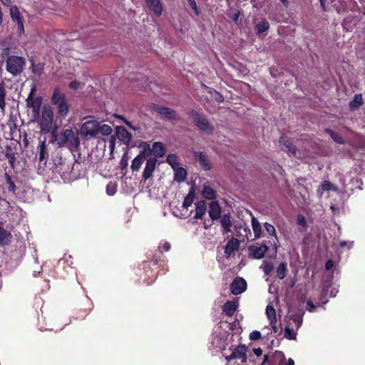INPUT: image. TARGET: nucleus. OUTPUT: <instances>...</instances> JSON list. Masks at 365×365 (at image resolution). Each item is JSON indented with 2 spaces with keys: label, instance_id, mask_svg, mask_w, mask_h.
Instances as JSON below:
<instances>
[{
  "label": "nucleus",
  "instance_id": "obj_1",
  "mask_svg": "<svg viewBox=\"0 0 365 365\" xmlns=\"http://www.w3.org/2000/svg\"><path fill=\"white\" fill-rule=\"evenodd\" d=\"M25 66L26 59L24 57L11 56L6 59V69L14 76L21 74L24 71Z\"/></svg>",
  "mask_w": 365,
  "mask_h": 365
},
{
  "label": "nucleus",
  "instance_id": "obj_2",
  "mask_svg": "<svg viewBox=\"0 0 365 365\" xmlns=\"http://www.w3.org/2000/svg\"><path fill=\"white\" fill-rule=\"evenodd\" d=\"M62 144L69 148L71 152H78L80 140L72 129H66L59 136Z\"/></svg>",
  "mask_w": 365,
  "mask_h": 365
},
{
  "label": "nucleus",
  "instance_id": "obj_3",
  "mask_svg": "<svg viewBox=\"0 0 365 365\" xmlns=\"http://www.w3.org/2000/svg\"><path fill=\"white\" fill-rule=\"evenodd\" d=\"M79 134L86 139L95 138L98 134V121L94 119L87 120L81 125Z\"/></svg>",
  "mask_w": 365,
  "mask_h": 365
},
{
  "label": "nucleus",
  "instance_id": "obj_4",
  "mask_svg": "<svg viewBox=\"0 0 365 365\" xmlns=\"http://www.w3.org/2000/svg\"><path fill=\"white\" fill-rule=\"evenodd\" d=\"M53 120V115L51 108L44 106L39 123L41 132L44 134L48 133L52 128Z\"/></svg>",
  "mask_w": 365,
  "mask_h": 365
},
{
  "label": "nucleus",
  "instance_id": "obj_5",
  "mask_svg": "<svg viewBox=\"0 0 365 365\" xmlns=\"http://www.w3.org/2000/svg\"><path fill=\"white\" fill-rule=\"evenodd\" d=\"M56 161H38L37 173L43 177L53 178L56 175Z\"/></svg>",
  "mask_w": 365,
  "mask_h": 365
},
{
  "label": "nucleus",
  "instance_id": "obj_6",
  "mask_svg": "<svg viewBox=\"0 0 365 365\" xmlns=\"http://www.w3.org/2000/svg\"><path fill=\"white\" fill-rule=\"evenodd\" d=\"M52 102L57 106L58 113L61 117L64 118L68 111V105L64 95L56 90L52 96Z\"/></svg>",
  "mask_w": 365,
  "mask_h": 365
},
{
  "label": "nucleus",
  "instance_id": "obj_7",
  "mask_svg": "<svg viewBox=\"0 0 365 365\" xmlns=\"http://www.w3.org/2000/svg\"><path fill=\"white\" fill-rule=\"evenodd\" d=\"M191 116L195 125L202 131L207 134L213 133V126L208 122V120L197 112L192 111Z\"/></svg>",
  "mask_w": 365,
  "mask_h": 365
},
{
  "label": "nucleus",
  "instance_id": "obj_8",
  "mask_svg": "<svg viewBox=\"0 0 365 365\" xmlns=\"http://www.w3.org/2000/svg\"><path fill=\"white\" fill-rule=\"evenodd\" d=\"M285 356L281 351H275L272 355L265 354L261 365H284Z\"/></svg>",
  "mask_w": 365,
  "mask_h": 365
},
{
  "label": "nucleus",
  "instance_id": "obj_9",
  "mask_svg": "<svg viewBox=\"0 0 365 365\" xmlns=\"http://www.w3.org/2000/svg\"><path fill=\"white\" fill-rule=\"evenodd\" d=\"M268 250L269 247L266 242H263L261 245H252L248 247L249 256L256 259L263 258Z\"/></svg>",
  "mask_w": 365,
  "mask_h": 365
},
{
  "label": "nucleus",
  "instance_id": "obj_10",
  "mask_svg": "<svg viewBox=\"0 0 365 365\" xmlns=\"http://www.w3.org/2000/svg\"><path fill=\"white\" fill-rule=\"evenodd\" d=\"M86 167L83 161H71L70 181L80 178L85 173Z\"/></svg>",
  "mask_w": 365,
  "mask_h": 365
},
{
  "label": "nucleus",
  "instance_id": "obj_11",
  "mask_svg": "<svg viewBox=\"0 0 365 365\" xmlns=\"http://www.w3.org/2000/svg\"><path fill=\"white\" fill-rule=\"evenodd\" d=\"M247 347L245 344H240L233 349L231 354L225 357L227 361H230L233 359H240L242 363H245L247 361Z\"/></svg>",
  "mask_w": 365,
  "mask_h": 365
},
{
  "label": "nucleus",
  "instance_id": "obj_12",
  "mask_svg": "<svg viewBox=\"0 0 365 365\" xmlns=\"http://www.w3.org/2000/svg\"><path fill=\"white\" fill-rule=\"evenodd\" d=\"M34 88H33L26 99L27 106L32 108L34 115H38L40 108L42 103V99L41 97H33Z\"/></svg>",
  "mask_w": 365,
  "mask_h": 365
},
{
  "label": "nucleus",
  "instance_id": "obj_13",
  "mask_svg": "<svg viewBox=\"0 0 365 365\" xmlns=\"http://www.w3.org/2000/svg\"><path fill=\"white\" fill-rule=\"evenodd\" d=\"M247 289V282L242 277H236L230 284L232 294L238 295L243 293Z\"/></svg>",
  "mask_w": 365,
  "mask_h": 365
},
{
  "label": "nucleus",
  "instance_id": "obj_14",
  "mask_svg": "<svg viewBox=\"0 0 365 365\" xmlns=\"http://www.w3.org/2000/svg\"><path fill=\"white\" fill-rule=\"evenodd\" d=\"M71 161H58L56 174L63 180L70 181V170Z\"/></svg>",
  "mask_w": 365,
  "mask_h": 365
},
{
  "label": "nucleus",
  "instance_id": "obj_15",
  "mask_svg": "<svg viewBox=\"0 0 365 365\" xmlns=\"http://www.w3.org/2000/svg\"><path fill=\"white\" fill-rule=\"evenodd\" d=\"M173 168L175 172L174 180L178 182H184L187 177V171L182 167L178 166V161H166Z\"/></svg>",
  "mask_w": 365,
  "mask_h": 365
},
{
  "label": "nucleus",
  "instance_id": "obj_16",
  "mask_svg": "<svg viewBox=\"0 0 365 365\" xmlns=\"http://www.w3.org/2000/svg\"><path fill=\"white\" fill-rule=\"evenodd\" d=\"M208 214L212 221L222 217V209L217 201H212L209 205Z\"/></svg>",
  "mask_w": 365,
  "mask_h": 365
},
{
  "label": "nucleus",
  "instance_id": "obj_17",
  "mask_svg": "<svg viewBox=\"0 0 365 365\" xmlns=\"http://www.w3.org/2000/svg\"><path fill=\"white\" fill-rule=\"evenodd\" d=\"M329 190L336 192L338 190V187L329 181H327V180L323 181L317 189V196L319 198H321V197H322L323 194L325 191H329Z\"/></svg>",
  "mask_w": 365,
  "mask_h": 365
},
{
  "label": "nucleus",
  "instance_id": "obj_18",
  "mask_svg": "<svg viewBox=\"0 0 365 365\" xmlns=\"http://www.w3.org/2000/svg\"><path fill=\"white\" fill-rule=\"evenodd\" d=\"M116 136L126 145L129 144L132 138L131 134L123 126L116 127Z\"/></svg>",
  "mask_w": 365,
  "mask_h": 365
},
{
  "label": "nucleus",
  "instance_id": "obj_19",
  "mask_svg": "<svg viewBox=\"0 0 365 365\" xmlns=\"http://www.w3.org/2000/svg\"><path fill=\"white\" fill-rule=\"evenodd\" d=\"M220 222L222 226V234L226 235L231 232V227L232 226V223L231 221V216L230 214H224L220 218Z\"/></svg>",
  "mask_w": 365,
  "mask_h": 365
},
{
  "label": "nucleus",
  "instance_id": "obj_20",
  "mask_svg": "<svg viewBox=\"0 0 365 365\" xmlns=\"http://www.w3.org/2000/svg\"><path fill=\"white\" fill-rule=\"evenodd\" d=\"M240 241L237 238L232 237L225 245V253L227 256H230L234 252L238 250Z\"/></svg>",
  "mask_w": 365,
  "mask_h": 365
},
{
  "label": "nucleus",
  "instance_id": "obj_21",
  "mask_svg": "<svg viewBox=\"0 0 365 365\" xmlns=\"http://www.w3.org/2000/svg\"><path fill=\"white\" fill-rule=\"evenodd\" d=\"M156 110L159 114L165 117L168 119L176 120L178 118V116L176 112L171 108H169L167 107H163V106H160V107H157Z\"/></svg>",
  "mask_w": 365,
  "mask_h": 365
},
{
  "label": "nucleus",
  "instance_id": "obj_22",
  "mask_svg": "<svg viewBox=\"0 0 365 365\" xmlns=\"http://www.w3.org/2000/svg\"><path fill=\"white\" fill-rule=\"evenodd\" d=\"M147 7L155 15L160 16L163 11V7L160 0H145Z\"/></svg>",
  "mask_w": 365,
  "mask_h": 365
},
{
  "label": "nucleus",
  "instance_id": "obj_23",
  "mask_svg": "<svg viewBox=\"0 0 365 365\" xmlns=\"http://www.w3.org/2000/svg\"><path fill=\"white\" fill-rule=\"evenodd\" d=\"M146 165L143 173V180L144 181L148 180L153 176L155 170L157 161H146Z\"/></svg>",
  "mask_w": 365,
  "mask_h": 365
},
{
  "label": "nucleus",
  "instance_id": "obj_24",
  "mask_svg": "<svg viewBox=\"0 0 365 365\" xmlns=\"http://www.w3.org/2000/svg\"><path fill=\"white\" fill-rule=\"evenodd\" d=\"M207 210V204L202 200L197 202L195 207V219H202Z\"/></svg>",
  "mask_w": 365,
  "mask_h": 365
},
{
  "label": "nucleus",
  "instance_id": "obj_25",
  "mask_svg": "<svg viewBox=\"0 0 365 365\" xmlns=\"http://www.w3.org/2000/svg\"><path fill=\"white\" fill-rule=\"evenodd\" d=\"M237 305L234 301H227L222 306V311L227 317H232L234 315L237 310Z\"/></svg>",
  "mask_w": 365,
  "mask_h": 365
},
{
  "label": "nucleus",
  "instance_id": "obj_26",
  "mask_svg": "<svg viewBox=\"0 0 365 365\" xmlns=\"http://www.w3.org/2000/svg\"><path fill=\"white\" fill-rule=\"evenodd\" d=\"M152 153L156 158H162L165 153V148L161 142H155L152 146Z\"/></svg>",
  "mask_w": 365,
  "mask_h": 365
},
{
  "label": "nucleus",
  "instance_id": "obj_27",
  "mask_svg": "<svg viewBox=\"0 0 365 365\" xmlns=\"http://www.w3.org/2000/svg\"><path fill=\"white\" fill-rule=\"evenodd\" d=\"M350 172L359 175H365V161H356Z\"/></svg>",
  "mask_w": 365,
  "mask_h": 365
},
{
  "label": "nucleus",
  "instance_id": "obj_28",
  "mask_svg": "<svg viewBox=\"0 0 365 365\" xmlns=\"http://www.w3.org/2000/svg\"><path fill=\"white\" fill-rule=\"evenodd\" d=\"M12 237L11 234L0 226V245H8Z\"/></svg>",
  "mask_w": 365,
  "mask_h": 365
},
{
  "label": "nucleus",
  "instance_id": "obj_29",
  "mask_svg": "<svg viewBox=\"0 0 365 365\" xmlns=\"http://www.w3.org/2000/svg\"><path fill=\"white\" fill-rule=\"evenodd\" d=\"M251 223L255 237L257 239L259 238L262 234L261 224L257 219L254 217L252 218Z\"/></svg>",
  "mask_w": 365,
  "mask_h": 365
},
{
  "label": "nucleus",
  "instance_id": "obj_30",
  "mask_svg": "<svg viewBox=\"0 0 365 365\" xmlns=\"http://www.w3.org/2000/svg\"><path fill=\"white\" fill-rule=\"evenodd\" d=\"M202 195L207 200H214L216 198V191L210 185H204Z\"/></svg>",
  "mask_w": 365,
  "mask_h": 365
},
{
  "label": "nucleus",
  "instance_id": "obj_31",
  "mask_svg": "<svg viewBox=\"0 0 365 365\" xmlns=\"http://www.w3.org/2000/svg\"><path fill=\"white\" fill-rule=\"evenodd\" d=\"M141 150L140 152V154L135 157L133 160H140V157L142 155L144 158L148 157L152 153V148L150 147V145L147 143H143L141 144Z\"/></svg>",
  "mask_w": 365,
  "mask_h": 365
},
{
  "label": "nucleus",
  "instance_id": "obj_32",
  "mask_svg": "<svg viewBox=\"0 0 365 365\" xmlns=\"http://www.w3.org/2000/svg\"><path fill=\"white\" fill-rule=\"evenodd\" d=\"M6 84L4 81L0 83V108L4 110L6 107Z\"/></svg>",
  "mask_w": 365,
  "mask_h": 365
},
{
  "label": "nucleus",
  "instance_id": "obj_33",
  "mask_svg": "<svg viewBox=\"0 0 365 365\" xmlns=\"http://www.w3.org/2000/svg\"><path fill=\"white\" fill-rule=\"evenodd\" d=\"M287 264L286 262H282L279 263L277 269V277L279 279H283L287 274Z\"/></svg>",
  "mask_w": 365,
  "mask_h": 365
},
{
  "label": "nucleus",
  "instance_id": "obj_34",
  "mask_svg": "<svg viewBox=\"0 0 365 365\" xmlns=\"http://www.w3.org/2000/svg\"><path fill=\"white\" fill-rule=\"evenodd\" d=\"M38 152L39 153V160H44L48 157L46 140L40 142L39 145L38 146Z\"/></svg>",
  "mask_w": 365,
  "mask_h": 365
},
{
  "label": "nucleus",
  "instance_id": "obj_35",
  "mask_svg": "<svg viewBox=\"0 0 365 365\" xmlns=\"http://www.w3.org/2000/svg\"><path fill=\"white\" fill-rule=\"evenodd\" d=\"M195 197V192L193 188H191L187 195V196L185 197L184 201L182 202V207L184 208H187L189 206L192 205V203L194 201V199Z\"/></svg>",
  "mask_w": 365,
  "mask_h": 365
},
{
  "label": "nucleus",
  "instance_id": "obj_36",
  "mask_svg": "<svg viewBox=\"0 0 365 365\" xmlns=\"http://www.w3.org/2000/svg\"><path fill=\"white\" fill-rule=\"evenodd\" d=\"M325 133H328L331 138L337 144H344V140L342 136L331 129H326Z\"/></svg>",
  "mask_w": 365,
  "mask_h": 365
},
{
  "label": "nucleus",
  "instance_id": "obj_37",
  "mask_svg": "<svg viewBox=\"0 0 365 365\" xmlns=\"http://www.w3.org/2000/svg\"><path fill=\"white\" fill-rule=\"evenodd\" d=\"M289 319L292 321L297 329H298L302 324V314L299 313L291 314L289 317Z\"/></svg>",
  "mask_w": 365,
  "mask_h": 365
},
{
  "label": "nucleus",
  "instance_id": "obj_38",
  "mask_svg": "<svg viewBox=\"0 0 365 365\" xmlns=\"http://www.w3.org/2000/svg\"><path fill=\"white\" fill-rule=\"evenodd\" d=\"M10 15L13 21L19 22L23 21L19 8L16 6H13L10 9Z\"/></svg>",
  "mask_w": 365,
  "mask_h": 365
},
{
  "label": "nucleus",
  "instance_id": "obj_39",
  "mask_svg": "<svg viewBox=\"0 0 365 365\" xmlns=\"http://www.w3.org/2000/svg\"><path fill=\"white\" fill-rule=\"evenodd\" d=\"M266 314L269 322L272 321L274 322L277 321L276 317V311L274 307L267 305L266 307Z\"/></svg>",
  "mask_w": 365,
  "mask_h": 365
},
{
  "label": "nucleus",
  "instance_id": "obj_40",
  "mask_svg": "<svg viewBox=\"0 0 365 365\" xmlns=\"http://www.w3.org/2000/svg\"><path fill=\"white\" fill-rule=\"evenodd\" d=\"M362 104V97L361 94H356L352 101L349 102V107L355 109Z\"/></svg>",
  "mask_w": 365,
  "mask_h": 365
},
{
  "label": "nucleus",
  "instance_id": "obj_41",
  "mask_svg": "<svg viewBox=\"0 0 365 365\" xmlns=\"http://www.w3.org/2000/svg\"><path fill=\"white\" fill-rule=\"evenodd\" d=\"M112 130V128L110 125L107 124L101 125L98 122V133H101L103 135L108 136L111 134Z\"/></svg>",
  "mask_w": 365,
  "mask_h": 365
},
{
  "label": "nucleus",
  "instance_id": "obj_42",
  "mask_svg": "<svg viewBox=\"0 0 365 365\" xmlns=\"http://www.w3.org/2000/svg\"><path fill=\"white\" fill-rule=\"evenodd\" d=\"M280 143H282V149H284L285 151L292 154L295 153V149L292 147V143L289 140L281 138Z\"/></svg>",
  "mask_w": 365,
  "mask_h": 365
},
{
  "label": "nucleus",
  "instance_id": "obj_43",
  "mask_svg": "<svg viewBox=\"0 0 365 365\" xmlns=\"http://www.w3.org/2000/svg\"><path fill=\"white\" fill-rule=\"evenodd\" d=\"M4 178L6 179V184L7 185L8 191L15 193L16 187L14 182H13V180H11V176L9 175H8L7 173H6L4 175Z\"/></svg>",
  "mask_w": 365,
  "mask_h": 365
},
{
  "label": "nucleus",
  "instance_id": "obj_44",
  "mask_svg": "<svg viewBox=\"0 0 365 365\" xmlns=\"http://www.w3.org/2000/svg\"><path fill=\"white\" fill-rule=\"evenodd\" d=\"M117 187L118 184L116 182H109L106 185V193L110 196L114 195L117 192Z\"/></svg>",
  "mask_w": 365,
  "mask_h": 365
},
{
  "label": "nucleus",
  "instance_id": "obj_45",
  "mask_svg": "<svg viewBox=\"0 0 365 365\" xmlns=\"http://www.w3.org/2000/svg\"><path fill=\"white\" fill-rule=\"evenodd\" d=\"M264 226L268 235L274 237L276 240L278 242L275 227L269 222H265L264 224Z\"/></svg>",
  "mask_w": 365,
  "mask_h": 365
},
{
  "label": "nucleus",
  "instance_id": "obj_46",
  "mask_svg": "<svg viewBox=\"0 0 365 365\" xmlns=\"http://www.w3.org/2000/svg\"><path fill=\"white\" fill-rule=\"evenodd\" d=\"M284 337L289 340H294L297 337V333L293 329L286 327L284 328Z\"/></svg>",
  "mask_w": 365,
  "mask_h": 365
},
{
  "label": "nucleus",
  "instance_id": "obj_47",
  "mask_svg": "<svg viewBox=\"0 0 365 365\" xmlns=\"http://www.w3.org/2000/svg\"><path fill=\"white\" fill-rule=\"evenodd\" d=\"M185 158H199V160H205L207 158V155L203 152H195V151H190L189 154L184 156Z\"/></svg>",
  "mask_w": 365,
  "mask_h": 365
},
{
  "label": "nucleus",
  "instance_id": "obj_48",
  "mask_svg": "<svg viewBox=\"0 0 365 365\" xmlns=\"http://www.w3.org/2000/svg\"><path fill=\"white\" fill-rule=\"evenodd\" d=\"M265 275H270L274 269L273 264L271 262H264L262 266Z\"/></svg>",
  "mask_w": 365,
  "mask_h": 365
},
{
  "label": "nucleus",
  "instance_id": "obj_49",
  "mask_svg": "<svg viewBox=\"0 0 365 365\" xmlns=\"http://www.w3.org/2000/svg\"><path fill=\"white\" fill-rule=\"evenodd\" d=\"M257 27L259 33H263L268 30L269 24L266 21H262L257 24Z\"/></svg>",
  "mask_w": 365,
  "mask_h": 365
},
{
  "label": "nucleus",
  "instance_id": "obj_50",
  "mask_svg": "<svg viewBox=\"0 0 365 365\" xmlns=\"http://www.w3.org/2000/svg\"><path fill=\"white\" fill-rule=\"evenodd\" d=\"M262 338L260 331L255 330L250 334V339L252 341H257Z\"/></svg>",
  "mask_w": 365,
  "mask_h": 365
},
{
  "label": "nucleus",
  "instance_id": "obj_51",
  "mask_svg": "<svg viewBox=\"0 0 365 365\" xmlns=\"http://www.w3.org/2000/svg\"><path fill=\"white\" fill-rule=\"evenodd\" d=\"M188 2V4L191 7V9L193 10L196 16H198L200 14V11L197 8V4L195 0H187Z\"/></svg>",
  "mask_w": 365,
  "mask_h": 365
},
{
  "label": "nucleus",
  "instance_id": "obj_52",
  "mask_svg": "<svg viewBox=\"0 0 365 365\" xmlns=\"http://www.w3.org/2000/svg\"><path fill=\"white\" fill-rule=\"evenodd\" d=\"M170 250V244L168 242H165L162 245L158 246V250L160 252H168Z\"/></svg>",
  "mask_w": 365,
  "mask_h": 365
},
{
  "label": "nucleus",
  "instance_id": "obj_53",
  "mask_svg": "<svg viewBox=\"0 0 365 365\" xmlns=\"http://www.w3.org/2000/svg\"><path fill=\"white\" fill-rule=\"evenodd\" d=\"M200 166L204 170H209L212 167V161H200Z\"/></svg>",
  "mask_w": 365,
  "mask_h": 365
},
{
  "label": "nucleus",
  "instance_id": "obj_54",
  "mask_svg": "<svg viewBox=\"0 0 365 365\" xmlns=\"http://www.w3.org/2000/svg\"><path fill=\"white\" fill-rule=\"evenodd\" d=\"M144 161H132L131 168L133 170H138Z\"/></svg>",
  "mask_w": 365,
  "mask_h": 365
},
{
  "label": "nucleus",
  "instance_id": "obj_55",
  "mask_svg": "<svg viewBox=\"0 0 365 365\" xmlns=\"http://www.w3.org/2000/svg\"><path fill=\"white\" fill-rule=\"evenodd\" d=\"M115 138L113 135H112L108 141V146L111 153L113 151L115 148Z\"/></svg>",
  "mask_w": 365,
  "mask_h": 365
},
{
  "label": "nucleus",
  "instance_id": "obj_56",
  "mask_svg": "<svg viewBox=\"0 0 365 365\" xmlns=\"http://www.w3.org/2000/svg\"><path fill=\"white\" fill-rule=\"evenodd\" d=\"M128 161H120V168L121 170V173L125 174L124 170H126L128 166Z\"/></svg>",
  "mask_w": 365,
  "mask_h": 365
},
{
  "label": "nucleus",
  "instance_id": "obj_57",
  "mask_svg": "<svg viewBox=\"0 0 365 365\" xmlns=\"http://www.w3.org/2000/svg\"><path fill=\"white\" fill-rule=\"evenodd\" d=\"M80 85H81V83L79 81H73L70 83L69 87L71 89L76 90L80 87Z\"/></svg>",
  "mask_w": 365,
  "mask_h": 365
},
{
  "label": "nucleus",
  "instance_id": "obj_58",
  "mask_svg": "<svg viewBox=\"0 0 365 365\" xmlns=\"http://www.w3.org/2000/svg\"><path fill=\"white\" fill-rule=\"evenodd\" d=\"M17 24V29L20 34L24 33V23L23 21H19V22H16Z\"/></svg>",
  "mask_w": 365,
  "mask_h": 365
},
{
  "label": "nucleus",
  "instance_id": "obj_59",
  "mask_svg": "<svg viewBox=\"0 0 365 365\" xmlns=\"http://www.w3.org/2000/svg\"><path fill=\"white\" fill-rule=\"evenodd\" d=\"M307 306L309 307V308L307 309V310L309 312H312L315 310L316 306L313 304V302L311 299H307Z\"/></svg>",
  "mask_w": 365,
  "mask_h": 365
},
{
  "label": "nucleus",
  "instance_id": "obj_60",
  "mask_svg": "<svg viewBox=\"0 0 365 365\" xmlns=\"http://www.w3.org/2000/svg\"><path fill=\"white\" fill-rule=\"evenodd\" d=\"M297 223L299 225L305 226L306 225V220L303 215H300L297 217Z\"/></svg>",
  "mask_w": 365,
  "mask_h": 365
},
{
  "label": "nucleus",
  "instance_id": "obj_61",
  "mask_svg": "<svg viewBox=\"0 0 365 365\" xmlns=\"http://www.w3.org/2000/svg\"><path fill=\"white\" fill-rule=\"evenodd\" d=\"M334 267V262L331 259H329L325 263V269L327 270L331 269Z\"/></svg>",
  "mask_w": 365,
  "mask_h": 365
},
{
  "label": "nucleus",
  "instance_id": "obj_62",
  "mask_svg": "<svg viewBox=\"0 0 365 365\" xmlns=\"http://www.w3.org/2000/svg\"><path fill=\"white\" fill-rule=\"evenodd\" d=\"M276 324H277V322H274L272 321L269 322L271 329L274 333H277L279 331V329H278Z\"/></svg>",
  "mask_w": 365,
  "mask_h": 365
},
{
  "label": "nucleus",
  "instance_id": "obj_63",
  "mask_svg": "<svg viewBox=\"0 0 365 365\" xmlns=\"http://www.w3.org/2000/svg\"><path fill=\"white\" fill-rule=\"evenodd\" d=\"M253 352L257 356H260L262 354V350L261 348L254 349Z\"/></svg>",
  "mask_w": 365,
  "mask_h": 365
},
{
  "label": "nucleus",
  "instance_id": "obj_64",
  "mask_svg": "<svg viewBox=\"0 0 365 365\" xmlns=\"http://www.w3.org/2000/svg\"><path fill=\"white\" fill-rule=\"evenodd\" d=\"M284 365H294V361L292 359L289 358L286 364Z\"/></svg>",
  "mask_w": 365,
  "mask_h": 365
}]
</instances>
